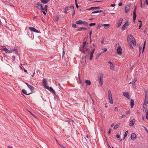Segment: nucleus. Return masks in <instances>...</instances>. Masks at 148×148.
Segmentation results:
<instances>
[{
    "label": "nucleus",
    "instance_id": "obj_1",
    "mask_svg": "<svg viewBox=\"0 0 148 148\" xmlns=\"http://www.w3.org/2000/svg\"><path fill=\"white\" fill-rule=\"evenodd\" d=\"M88 44V43L86 41H84L82 43V47H79V49L81 52L84 54H85L87 51L88 52L89 51L88 49L86 46V45H87Z\"/></svg>",
    "mask_w": 148,
    "mask_h": 148
},
{
    "label": "nucleus",
    "instance_id": "obj_2",
    "mask_svg": "<svg viewBox=\"0 0 148 148\" xmlns=\"http://www.w3.org/2000/svg\"><path fill=\"white\" fill-rule=\"evenodd\" d=\"M108 99L109 103L111 104H112L113 103V101L112 98V93L111 91L110 90H108Z\"/></svg>",
    "mask_w": 148,
    "mask_h": 148
},
{
    "label": "nucleus",
    "instance_id": "obj_3",
    "mask_svg": "<svg viewBox=\"0 0 148 148\" xmlns=\"http://www.w3.org/2000/svg\"><path fill=\"white\" fill-rule=\"evenodd\" d=\"M45 88L50 91L52 93H53L54 94H56V92L51 87H49L47 86H46Z\"/></svg>",
    "mask_w": 148,
    "mask_h": 148
},
{
    "label": "nucleus",
    "instance_id": "obj_4",
    "mask_svg": "<svg viewBox=\"0 0 148 148\" xmlns=\"http://www.w3.org/2000/svg\"><path fill=\"white\" fill-rule=\"evenodd\" d=\"M103 77L102 75H100L99 78V81L100 84L102 86L103 84Z\"/></svg>",
    "mask_w": 148,
    "mask_h": 148
},
{
    "label": "nucleus",
    "instance_id": "obj_5",
    "mask_svg": "<svg viewBox=\"0 0 148 148\" xmlns=\"http://www.w3.org/2000/svg\"><path fill=\"white\" fill-rule=\"evenodd\" d=\"M14 51L15 52L16 54H18V53L17 49L15 47L13 49H11L10 50H9V53H12Z\"/></svg>",
    "mask_w": 148,
    "mask_h": 148
},
{
    "label": "nucleus",
    "instance_id": "obj_6",
    "mask_svg": "<svg viewBox=\"0 0 148 148\" xmlns=\"http://www.w3.org/2000/svg\"><path fill=\"white\" fill-rule=\"evenodd\" d=\"M25 84L27 85L28 88L32 92L35 89V88L34 87L29 84L28 83H25Z\"/></svg>",
    "mask_w": 148,
    "mask_h": 148
},
{
    "label": "nucleus",
    "instance_id": "obj_7",
    "mask_svg": "<svg viewBox=\"0 0 148 148\" xmlns=\"http://www.w3.org/2000/svg\"><path fill=\"white\" fill-rule=\"evenodd\" d=\"M29 29L31 31H32L37 33H39V31L34 27H29Z\"/></svg>",
    "mask_w": 148,
    "mask_h": 148
},
{
    "label": "nucleus",
    "instance_id": "obj_8",
    "mask_svg": "<svg viewBox=\"0 0 148 148\" xmlns=\"http://www.w3.org/2000/svg\"><path fill=\"white\" fill-rule=\"evenodd\" d=\"M123 96L128 99L130 98L129 93L128 92H124L123 93Z\"/></svg>",
    "mask_w": 148,
    "mask_h": 148
},
{
    "label": "nucleus",
    "instance_id": "obj_9",
    "mask_svg": "<svg viewBox=\"0 0 148 148\" xmlns=\"http://www.w3.org/2000/svg\"><path fill=\"white\" fill-rule=\"evenodd\" d=\"M136 8H134V11H133V20L134 21H134L135 20L136 17Z\"/></svg>",
    "mask_w": 148,
    "mask_h": 148
},
{
    "label": "nucleus",
    "instance_id": "obj_10",
    "mask_svg": "<svg viewBox=\"0 0 148 148\" xmlns=\"http://www.w3.org/2000/svg\"><path fill=\"white\" fill-rule=\"evenodd\" d=\"M95 51V49H94L92 50V51L90 53V60H92V58L93 56V53Z\"/></svg>",
    "mask_w": 148,
    "mask_h": 148
},
{
    "label": "nucleus",
    "instance_id": "obj_11",
    "mask_svg": "<svg viewBox=\"0 0 148 148\" xmlns=\"http://www.w3.org/2000/svg\"><path fill=\"white\" fill-rule=\"evenodd\" d=\"M137 78L135 77L133 79V80L132 82V86H133V88H134L135 89H136V87L135 84V83L137 81Z\"/></svg>",
    "mask_w": 148,
    "mask_h": 148
},
{
    "label": "nucleus",
    "instance_id": "obj_12",
    "mask_svg": "<svg viewBox=\"0 0 148 148\" xmlns=\"http://www.w3.org/2000/svg\"><path fill=\"white\" fill-rule=\"evenodd\" d=\"M130 9V7L129 5H126L125 8V13H127L128 12Z\"/></svg>",
    "mask_w": 148,
    "mask_h": 148
},
{
    "label": "nucleus",
    "instance_id": "obj_13",
    "mask_svg": "<svg viewBox=\"0 0 148 148\" xmlns=\"http://www.w3.org/2000/svg\"><path fill=\"white\" fill-rule=\"evenodd\" d=\"M117 53L119 55H121L122 53V49L121 47H118L117 49Z\"/></svg>",
    "mask_w": 148,
    "mask_h": 148
},
{
    "label": "nucleus",
    "instance_id": "obj_14",
    "mask_svg": "<svg viewBox=\"0 0 148 148\" xmlns=\"http://www.w3.org/2000/svg\"><path fill=\"white\" fill-rule=\"evenodd\" d=\"M130 138L132 140H134L136 138V135L134 133H132L131 134Z\"/></svg>",
    "mask_w": 148,
    "mask_h": 148
},
{
    "label": "nucleus",
    "instance_id": "obj_15",
    "mask_svg": "<svg viewBox=\"0 0 148 148\" xmlns=\"http://www.w3.org/2000/svg\"><path fill=\"white\" fill-rule=\"evenodd\" d=\"M1 50L2 51H5L6 53H9V50H8L7 48L5 47L3 48H1Z\"/></svg>",
    "mask_w": 148,
    "mask_h": 148
},
{
    "label": "nucleus",
    "instance_id": "obj_16",
    "mask_svg": "<svg viewBox=\"0 0 148 148\" xmlns=\"http://www.w3.org/2000/svg\"><path fill=\"white\" fill-rule=\"evenodd\" d=\"M108 63L110 64V69L112 70H113L114 69V64L111 62H108Z\"/></svg>",
    "mask_w": 148,
    "mask_h": 148
},
{
    "label": "nucleus",
    "instance_id": "obj_17",
    "mask_svg": "<svg viewBox=\"0 0 148 148\" xmlns=\"http://www.w3.org/2000/svg\"><path fill=\"white\" fill-rule=\"evenodd\" d=\"M100 8V7L99 6L98 7H91L89 8L86 9L87 10H94L95 9H99Z\"/></svg>",
    "mask_w": 148,
    "mask_h": 148
},
{
    "label": "nucleus",
    "instance_id": "obj_18",
    "mask_svg": "<svg viewBox=\"0 0 148 148\" xmlns=\"http://www.w3.org/2000/svg\"><path fill=\"white\" fill-rule=\"evenodd\" d=\"M42 83L43 84V86L45 87L46 86H47V80L45 78H43L42 80Z\"/></svg>",
    "mask_w": 148,
    "mask_h": 148
},
{
    "label": "nucleus",
    "instance_id": "obj_19",
    "mask_svg": "<svg viewBox=\"0 0 148 148\" xmlns=\"http://www.w3.org/2000/svg\"><path fill=\"white\" fill-rule=\"evenodd\" d=\"M84 21H82L81 20H79L78 21H76V23L77 24L82 25L84 23Z\"/></svg>",
    "mask_w": 148,
    "mask_h": 148
},
{
    "label": "nucleus",
    "instance_id": "obj_20",
    "mask_svg": "<svg viewBox=\"0 0 148 148\" xmlns=\"http://www.w3.org/2000/svg\"><path fill=\"white\" fill-rule=\"evenodd\" d=\"M130 41V43L132 44L133 46L135 47L136 46V43L135 40H132Z\"/></svg>",
    "mask_w": 148,
    "mask_h": 148
},
{
    "label": "nucleus",
    "instance_id": "obj_21",
    "mask_svg": "<svg viewBox=\"0 0 148 148\" xmlns=\"http://www.w3.org/2000/svg\"><path fill=\"white\" fill-rule=\"evenodd\" d=\"M128 39H130V40H135V38L133 36L130 34L128 35V37L127 38V40H128Z\"/></svg>",
    "mask_w": 148,
    "mask_h": 148
},
{
    "label": "nucleus",
    "instance_id": "obj_22",
    "mask_svg": "<svg viewBox=\"0 0 148 148\" xmlns=\"http://www.w3.org/2000/svg\"><path fill=\"white\" fill-rule=\"evenodd\" d=\"M135 119H133L132 121H131L129 123V125L130 127H132L134 125V123L133 122V121H134Z\"/></svg>",
    "mask_w": 148,
    "mask_h": 148
},
{
    "label": "nucleus",
    "instance_id": "obj_23",
    "mask_svg": "<svg viewBox=\"0 0 148 148\" xmlns=\"http://www.w3.org/2000/svg\"><path fill=\"white\" fill-rule=\"evenodd\" d=\"M83 30H87V28L86 27H79L78 29H77V31H80Z\"/></svg>",
    "mask_w": 148,
    "mask_h": 148
},
{
    "label": "nucleus",
    "instance_id": "obj_24",
    "mask_svg": "<svg viewBox=\"0 0 148 148\" xmlns=\"http://www.w3.org/2000/svg\"><path fill=\"white\" fill-rule=\"evenodd\" d=\"M103 25L104 26V28L105 29L108 28L110 27V24H103Z\"/></svg>",
    "mask_w": 148,
    "mask_h": 148
},
{
    "label": "nucleus",
    "instance_id": "obj_25",
    "mask_svg": "<svg viewBox=\"0 0 148 148\" xmlns=\"http://www.w3.org/2000/svg\"><path fill=\"white\" fill-rule=\"evenodd\" d=\"M134 105V101L132 99H131L130 106L131 108H132Z\"/></svg>",
    "mask_w": 148,
    "mask_h": 148
},
{
    "label": "nucleus",
    "instance_id": "obj_26",
    "mask_svg": "<svg viewBox=\"0 0 148 148\" xmlns=\"http://www.w3.org/2000/svg\"><path fill=\"white\" fill-rule=\"evenodd\" d=\"M85 82L87 85H90L91 84L90 81V80H86L85 81Z\"/></svg>",
    "mask_w": 148,
    "mask_h": 148
},
{
    "label": "nucleus",
    "instance_id": "obj_27",
    "mask_svg": "<svg viewBox=\"0 0 148 148\" xmlns=\"http://www.w3.org/2000/svg\"><path fill=\"white\" fill-rule=\"evenodd\" d=\"M50 0H41V2L43 4L47 3Z\"/></svg>",
    "mask_w": 148,
    "mask_h": 148
},
{
    "label": "nucleus",
    "instance_id": "obj_28",
    "mask_svg": "<svg viewBox=\"0 0 148 148\" xmlns=\"http://www.w3.org/2000/svg\"><path fill=\"white\" fill-rule=\"evenodd\" d=\"M22 91L23 93L27 95H30L31 94L30 93L27 94V93L25 89L22 90Z\"/></svg>",
    "mask_w": 148,
    "mask_h": 148
},
{
    "label": "nucleus",
    "instance_id": "obj_29",
    "mask_svg": "<svg viewBox=\"0 0 148 148\" xmlns=\"http://www.w3.org/2000/svg\"><path fill=\"white\" fill-rule=\"evenodd\" d=\"M128 131H126L125 133L124 134V137H123V139L124 140L125 139V137H126V136H127V133H128Z\"/></svg>",
    "mask_w": 148,
    "mask_h": 148
},
{
    "label": "nucleus",
    "instance_id": "obj_30",
    "mask_svg": "<svg viewBox=\"0 0 148 148\" xmlns=\"http://www.w3.org/2000/svg\"><path fill=\"white\" fill-rule=\"evenodd\" d=\"M103 12V11H102V10H98V11H96L92 12V13L91 14H95V13H100V12Z\"/></svg>",
    "mask_w": 148,
    "mask_h": 148
},
{
    "label": "nucleus",
    "instance_id": "obj_31",
    "mask_svg": "<svg viewBox=\"0 0 148 148\" xmlns=\"http://www.w3.org/2000/svg\"><path fill=\"white\" fill-rule=\"evenodd\" d=\"M120 125V124L118 123L117 124L115 125L113 128V129L114 130H115L117 128H118L119 125Z\"/></svg>",
    "mask_w": 148,
    "mask_h": 148
},
{
    "label": "nucleus",
    "instance_id": "obj_32",
    "mask_svg": "<svg viewBox=\"0 0 148 148\" xmlns=\"http://www.w3.org/2000/svg\"><path fill=\"white\" fill-rule=\"evenodd\" d=\"M102 26H103V24H99L98 25V28H99L100 29H102Z\"/></svg>",
    "mask_w": 148,
    "mask_h": 148
},
{
    "label": "nucleus",
    "instance_id": "obj_33",
    "mask_svg": "<svg viewBox=\"0 0 148 148\" xmlns=\"http://www.w3.org/2000/svg\"><path fill=\"white\" fill-rule=\"evenodd\" d=\"M125 27H126V26L124 24L121 28L122 30L123 31L125 29Z\"/></svg>",
    "mask_w": 148,
    "mask_h": 148
},
{
    "label": "nucleus",
    "instance_id": "obj_34",
    "mask_svg": "<svg viewBox=\"0 0 148 148\" xmlns=\"http://www.w3.org/2000/svg\"><path fill=\"white\" fill-rule=\"evenodd\" d=\"M146 118L147 119H148V111H147L146 113Z\"/></svg>",
    "mask_w": 148,
    "mask_h": 148
},
{
    "label": "nucleus",
    "instance_id": "obj_35",
    "mask_svg": "<svg viewBox=\"0 0 148 148\" xmlns=\"http://www.w3.org/2000/svg\"><path fill=\"white\" fill-rule=\"evenodd\" d=\"M96 23H90L89 25L90 26H94L95 25Z\"/></svg>",
    "mask_w": 148,
    "mask_h": 148
},
{
    "label": "nucleus",
    "instance_id": "obj_36",
    "mask_svg": "<svg viewBox=\"0 0 148 148\" xmlns=\"http://www.w3.org/2000/svg\"><path fill=\"white\" fill-rule=\"evenodd\" d=\"M143 108L144 109H147V108L146 104L145 103L143 105Z\"/></svg>",
    "mask_w": 148,
    "mask_h": 148
},
{
    "label": "nucleus",
    "instance_id": "obj_37",
    "mask_svg": "<svg viewBox=\"0 0 148 148\" xmlns=\"http://www.w3.org/2000/svg\"><path fill=\"white\" fill-rule=\"evenodd\" d=\"M69 7L68 6H66L64 9L65 11H68L69 10Z\"/></svg>",
    "mask_w": 148,
    "mask_h": 148
},
{
    "label": "nucleus",
    "instance_id": "obj_38",
    "mask_svg": "<svg viewBox=\"0 0 148 148\" xmlns=\"http://www.w3.org/2000/svg\"><path fill=\"white\" fill-rule=\"evenodd\" d=\"M145 44H146V42H145V41L144 42V45H143V51L144 50V49H145Z\"/></svg>",
    "mask_w": 148,
    "mask_h": 148
},
{
    "label": "nucleus",
    "instance_id": "obj_39",
    "mask_svg": "<svg viewBox=\"0 0 148 148\" xmlns=\"http://www.w3.org/2000/svg\"><path fill=\"white\" fill-rule=\"evenodd\" d=\"M103 49V51L102 52H101V53L99 54V55H100L102 53H103L105 52L107 50V49L106 48H104V49Z\"/></svg>",
    "mask_w": 148,
    "mask_h": 148
},
{
    "label": "nucleus",
    "instance_id": "obj_40",
    "mask_svg": "<svg viewBox=\"0 0 148 148\" xmlns=\"http://www.w3.org/2000/svg\"><path fill=\"white\" fill-rule=\"evenodd\" d=\"M75 5H76V7L77 8H79V6L77 3V0H75Z\"/></svg>",
    "mask_w": 148,
    "mask_h": 148
},
{
    "label": "nucleus",
    "instance_id": "obj_41",
    "mask_svg": "<svg viewBox=\"0 0 148 148\" xmlns=\"http://www.w3.org/2000/svg\"><path fill=\"white\" fill-rule=\"evenodd\" d=\"M36 5L38 6H40V7H41V6H42V5L39 2H38L36 3Z\"/></svg>",
    "mask_w": 148,
    "mask_h": 148
},
{
    "label": "nucleus",
    "instance_id": "obj_42",
    "mask_svg": "<svg viewBox=\"0 0 148 148\" xmlns=\"http://www.w3.org/2000/svg\"><path fill=\"white\" fill-rule=\"evenodd\" d=\"M92 30H91L90 32V33H89V36H90V38H91V34L92 33Z\"/></svg>",
    "mask_w": 148,
    "mask_h": 148
},
{
    "label": "nucleus",
    "instance_id": "obj_43",
    "mask_svg": "<svg viewBox=\"0 0 148 148\" xmlns=\"http://www.w3.org/2000/svg\"><path fill=\"white\" fill-rule=\"evenodd\" d=\"M125 113L127 114H129L130 113V111L129 110H127L126 111Z\"/></svg>",
    "mask_w": 148,
    "mask_h": 148
},
{
    "label": "nucleus",
    "instance_id": "obj_44",
    "mask_svg": "<svg viewBox=\"0 0 148 148\" xmlns=\"http://www.w3.org/2000/svg\"><path fill=\"white\" fill-rule=\"evenodd\" d=\"M126 117V115H124L121 116H119L120 118H122L123 117Z\"/></svg>",
    "mask_w": 148,
    "mask_h": 148
},
{
    "label": "nucleus",
    "instance_id": "obj_45",
    "mask_svg": "<svg viewBox=\"0 0 148 148\" xmlns=\"http://www.w3.org/2000/svg\"><path fill=\"white\" fill-rule=\"evenodd\" d=\"M123 20V19L122 18H120L119 20V23H121L122 22Z\"/></svg>",
    "mask_w": 148,
    "mask_h": 148
},
{
    "label": "nucleus",
    "instance_id": "obj_46",
    "mask_svg": "<svg viewBox=\"0 0 148 148\" xmlns=\"http://www.w3.org/2000/svg\"><path fill=\"white\" fill-rule=\"evenodd\" d=\"M121 23H117V27H120L121 25Z\"/></svg>",
    "mask_w": 148,
    "mask_h": 148
},
{
    "label": "nucleus",
    "instance_id": "obj_47",
    "mask_svg": "<svg viewBox=\"0 0 148 148\" xmlns=\"http://www.w3.org/2000/svg\"><path fill=\"white\" fill-rule=\"evenodd\" d=\"M84 23L83 24H84V25H86V26H87L88 25V23L86 22H85L84 21Z\"/></svg>",
    "mask_w": 148,
    "mask_h": 148
},
{
    "label": "nucleus",
    "instance_id": "obj_48",
    "mask_svg": "<svg viewBox=\"0 0 148 148\" xmlns=\"http://www.w3.org/2000/svg\"><path fill=\"white\" fill-rule=\"evenodd\" d=\"M41 9L42 10H45L46 11V9L45 8H43L42 6H41Z\"/></svg>",
    "mask_w": 148,
    "mask_h": 148
},
{
    "label": "nucleus",
    "instance_id": "obj_49",
    "mask_svg": "<svg viewBox=\"0 0 148 148\" xmlns=\"http://www.w3.org/2000/svg\"><path fill=\"white\" fill-rule=\"evenodd\" d=\"M47 7H48V6L47 5H45V7L44 8H45L46 9V11H47Z\"/></svg>",
    "mask_w": 148,
    "mask_h": 148
},
{
    "label": "nucleus",
    "instance_id": "obj_50",
    "mask_svg": "<svg viewBox=\"0 0 148 148\" xmlns=\"http://www.w3.org/2000/svg\"><path fill=\"white\" fill-rule=\"evenodd\" d=\"M72 26L73 27H76V25L75 24H72Z\"/></svg>",
    "mask_w": 148,
    "mask_h": 148
},
{
    "label": "nucleus",
    "instance_id": "obj_51",
    "mask_svg": "<svg viewBox=\"0 0 148 148\" xmlns=\"http://www.w3.org/2000/svg\"><path fill=\"white\" fill-rule=\"evenodd\" d=\"M124 25H125V26H128L129 25V24L128 23L127 21L126 22Z\"/></svg>",
    "mask_w": 148,
    "mask_h": 148
},
{
    "label": "nucleus",
    "instance_id": "obj_52",
    "mask_svg": "<svg viewBox=\"0 0 148 148\" xmlns=\"http://www.w3.org/2000/svg\"><path fill=\"white\" fill-rule=\"evenodd\" d=\"M116 47H121V46L119 45V44L118 43H117V44H116Z\"/></svg>",
    "mask_w": 148,
    "mask_h": 148
},
{
    "label": "nucleus",
    "instance_id": "obj_53",
    "mask_svg": "<svg viewBox=\"0 0 148 148\" xmlns=\"http://www.w3.org/2000/svg\"><path fill=\"white\" fill-rule=\"evenodd\" d=\"M116 137L118 138H119L120 137V136L119 134H118L116 135Z\"/></svg>",
    "mask_w": 148,
    "mask_h": 148
},
{
    "label": "nucleus",
    "instance_id": "obj_54",
    "mask_svg": "<svg viewBox=\"0 0 148 148\" xmlns=\"http://www.w3.org/2000/svg\"><path fill=\"white\" fill-rule=\"evenodd\" d=\"M123 4H122V2H120L119 4V6H121Z\"/></svg>",
    "mask_w": 148,
    "mask_h": 148
},
{
    "label": "nucleus",
    "instance_id": "obj_55",
    "mask_svg": "<svg viewBox=\"0 0 148 148\" xmlns=\"http://www.w3.org/2000/svg\"><path fill=\"white\" fill-rule=\"evenodd\" d=\"M73 14H72V15H73L75 14V11L74 10H73Z\"/></svg>",
    "mask_w": 148,
    "mask_h": 148
},
{
    "label": "nucleus",
    "instance_id": "obj_56",
    "mask_svg": "<svg viewBox=\"0 0 148 148\" xmlns=\"http://www.w3.org/2000/svg\"><path fill=\"white\" fill-rule=\"evenodd\" d=\"M111 129L109 130L108 132V134H110L111 132Z\"/></svg>",
    "mask_w": 148,
    "mask_h": 148
},
{
    "label": "nucleus",
    "instance_id": "obj_57",
    "mask_svg": "<svg viewBox=\"0 0 148 148\" xmlns=\"http://www.w3.org/2000/svg\"><path fill=\"white\" fill-rule=\"evenodd\" d=\"M145 130L148 133V131L147 130V128L145 127H143Z\"/></svg>",
    "mask_w": 148,
    "mask_h": 148
},
{
    "label": "nucleus",
    "instance_id": "obj_58",
    "mask_svg": "<svg viewBox=\"0 0 148 148\" xmlns=\"http://www.w3.org/2000/svg\"><path fill=\"white\" fill-rule=\"evenodd\" d=\"M115 4H111V6L112 7H114V6H115Z\"/></svg>",
    "mask_w": 148,
    "mask_h": 148
},
{
    "label": "nucleus",
    "instance_id": "obj_59",
    "mask_svg": "<svg viewBox=\"0 0 148 148\" xmlns=\"http://www.w3.org/2000/svg\"><path fill=\"white\" fill-rule=\"evenodd\" d=\"M104 42V39L103 38L101 41V44H103Z\"/></svg>",
    "mask_w": 148,
    "mask_h": 148
},
{
    "label": "nucleus",
    "instance_id": "obj_60",
    "mask_svg": "<svg viewBox=\"0 0 148 148\" xmlns=\"http://www.w3.org/2000/svg\"><path fill=\"white\" fill-rule=\"evenodd\" d=\"M71 8H72L73 10H74V6L73 5H72L71 6Z\"/></svg>",
    "mask_w": 148,
    "mask_h": 148
},
{
    "label": "nucleus",
    "instance_id": "obj_61",
    "mask_svg": "<svg viewBox=\"0 0 148 148\" xmlns=\"http://www.w3.org/2000/svg\"><path fill=\"white\" fill-rule=\"evenodd\" d=\"M42 13H43V14H44L45 15H46V13L45 11H42Z\"/></svg>",
    "mask_w": 148,
    "mask_h": 148
},
{
    "label": "nucleus",
    "instance_id": "obj_62",
    "mask_svg": "<svg viewBox=\"0 0 148 148\" xmlns=\"http://www.w3.org/2000/svg\"><path fill=\"white\" fill-rule=\"evenodd\" d=\"M114 109H115V110H116V111H117V110H118V108L117 107H115V108Z\"/></svg>",
    "mask_w": 148,
    "mask_h": 148
},
{
    "label": "nucleus",
    "instance_id": "obj_63",
    "mask_svg": "<svg viewBox=\"0 0 148 148\" xmlns=\"http://www.w3.org/2000/svg\"><path fill=\"white\" fill-rule=\"evenodd\" d=\"M142 25V23H141L139 25V29H140V27H141Z\"/></svg>",
    "mask_w": 148,
    "mask_h": 148
},
{
    "label": "nucleus",
    "instance_id": "obj_64",
    "mask_svg": "<svg viewBox=\"0 0 148 148\" xmlns=\"http://www.w3.org/2000/svg\"><path fill=\"white\" fill-rule=\"evenodd\" d=\"M146 3L147 4V5L148 6V1L147 0V1H146Z\"/></svg>",
    "mask_w": 148,
    "mask_h": 148
}]
</instances>
